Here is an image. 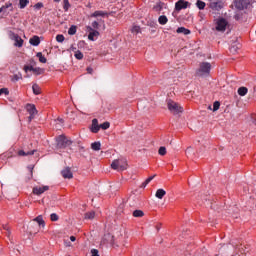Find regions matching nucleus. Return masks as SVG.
Listing matches in <instances>:
<instances>
[{
	"label": "nucleus",
	"mask_w": 256,
	"mask_h": 256,
	"mask_svg": "<svg viewBox=\"0 0 256 256\" xmlns=\"http://www.w3.org/2000/svg\"><path fill=\"white\" fill-rule=\"evenodd\" d=\"M159 155H167V148H165L164 146L160 147L158 150Z\"/></svg>",
	"instance_id": "35"
},
{
	"label": "nucleus",
	"mask_w": 256,
	"mask_h": 256,
	"mask_svg": "<svg viewBox=\"0 0 256 256\" xmlns=\"http://www.w3.org/2000/svg\"><path fill=\"white\" fill-rule=\"evenodd\" d=\"M26 109L30 115L29 119H34L35 115H37V108L33 104H27Z\"/></svg>",
	"instance_id": "8"
},
{
	"label": "nucleus",
	"mask_w": 256,
	"mask_h": 256,
	"mask_svg": "<svg viewBox=\"0 0 256 256\" xmlns=\"http://www.w3.org/2000/svg\"><path fill=\"white\" fill-rule=\"evenodd\" d=\"M230 51H231L232 53H235V51H237V49L235 48V46H233V47H231Z\"/></svg>",
	"instance_id": "50"
},
{
	"label": "nucleus",
	"mask_w": 256,
	"mask_h": 256,
	"mask_svg": "<svg viewBox=\"0 0 256 256\" xmlns=\"http://www.w3.org/2000/svg\"><path fill=\"white\" fill-rule=\"evenodd\" d=\"M34 221H35L36 223H38V225H39L40 227H45V220H43V216L40 215V216L34 218Z\"/></svg>",
	"instance_id": "20"
},
{
	"label": "nucleus",
	"mask_w": 256,
	"mask_h": 256,
	"mask_svg": "<svg viewBox=\"0 0 256 256\" xmlns=\"http://www.w3.org/2000/svg\"><path fill=\"white\" fill-rule=\"evenodd\" d=\"M34 153H35V151L25 152V151H23V150H20V151L18 152V155H20L21 157H25V156H27V155H33Z\"/></svg>",
	"instance_id": "28"
},
{
	"label": "nucleus",
	"mask_w": 256,
	"mask_h": 256,
	"mask_svg": "<svg viewBox=\"0 0 256 256\" xmlns=\"http://www.w3.org/2000/svg\"><path fill=\"white\" fill-rule=\"evenodd\" d=\"M169 21V19H167V16L162 15L158 18V22L160 25H167V22Z\"/></svg>",
	"instance_id": "23"
},
{
	"label": "nucleus",
	"mask_w": 256,
	"mask_h": 256,
	"mask_svg": "<svg viewBox=\"0 0 256 256\" xmlns=\"http://www.w3.org/2000/svg\"><path fill=\"white\" fill-rule=\"evenodd\" d=\"M0 95H9V89L1 88L0 89Z\"/></svg>",
	"instance_id": "42"
},
{
	"label": "nucleus",
	"mask_w": 256,
	"mask_h": 256,
	"mask_svg": "<svg viewBox=\"0 0 256 256\" xmlns=\"http://www.w3.org/2000/svg\"><path fill=\"white\" fill-rule=\"evenodd\" d=\"M153 179H155V176H150L145 181H146V183H151V181H153Z\"/></svg>",
	"instance_id": "46"
},
{
	"label": "nucleus",
	"mask_w": 256,
	"mask_h": 256,
	"mask_svg": "<svg viewBox=\"0 0 256 256\" xmlns=\"http://www.w3.org/2000/svg\"><path fill=\"white\" fill-rule=\"evenodd\" d=\"M50 219L51 221H59V215H57L56 213H52L50 215Z\"/></svg>",
	"instance_id": "40"
},
{
	"label": "nucleus",
	"mask_w": 256,
	"mask_h": 256,
	"mask_svg": "<svg viewBox=\"0 0 256 256\" xmlns=\"http://www.w3.org/2000/svg\"><path fill=\"white\" fill-rule=\"evenodd\" d=\"M219 107H221V103L219 101L214 102L212 111H219Z\"/></svg>",
	"instance_id": "37"
},
{
	"label": "nucleus",
	"mask_w": 256,
	"mask_h": 256,
	"mask_svg": "<svg viewBox=\"0 0 256 256\" xmlns=\"http://www.w3.org/2000/svg\"><path fill=\"white\" fill-rule=\"evenodd\" d=\"M77 33V26H71L68 30L69 35H75Z\"/></svg>",
	"instance_id": "30"
},
{
	"label": "nucleus",
	"mask_w": 256,
	"mask_h": 256,
	"mask_svg": "<svg viewBox=\"0 0 256 256\" xmlns=\"http://www.w3.org/2000/svg\"><path fill=\"white\" fill-rule=\"evenodd\" d=\"M91 149L93 151H101V142H93L91 144Z\"/></svg>",
	"instance_id": "22"
},
{
	"label": "nucleus",
	"mask_w": 256,
	"mask_h": 256,
	"mask_svg": "<svg viewBox=\"0 0 256 256\" xmlns=\"http://www.w3.org/2000/svg\"><path fill=\"white\" fill-rule=\"evenodd\" d=\"M25 73H29V71H32L33 73H37V75L41 74V68H34L33 66H24Z\"/></svg>",
	"instance_id": "15"
},
{
	"label": "nucleus",
	"mask_w": 256,
	"mask_h": 256,
	"mask_svg": "<svg viewBox=\"0 0 256 256\" xmlns=\"http://www.w3.org/2000/svg\"><path fill=\"white\" fill-rule=\"evenodd\" d=\"M56 141H57L58 147H60V148L69 147V145H71V143H72L71 140H69L65 136H59Z\"/></svg>",
	"instance_id": "6"
},
{
	"label": "nucleus",
	"mask_w": 256,
	"mask_h": 256,
	"mask_svg": "<svg viewBox=\"0 0 256 256\" xmlns=\"http://www.w3.org/2000/svg\"><path fill=\"white\" fill-rule=\"evenodd\" d=\"M27 5H29V0H19L20 9H25Z\"/></svg>",
	"instance_id": "27"
},
{
	"label": "nucleus",
	"mask_w": 256,
	"mask_h": 256,
	"mask_svg": "<svg viewBox=\"0 0 256 256\" xmlns=\"http://www.w3.org/2000/svg\"><path fill=\"white\" fill-rule=\"evenodd\" d=\"M10 79L12 83H17V81H21V79H23V74H21V72H18L17 74L10 76Z\"/></svg>",
	"instance_id": "17"
},
{
	"label": "nucleus",
	"mask_w": 256,
	"mask_h": 256,
	"mask_svg": "<svg viewBox=\"0 0 256 256\" xmlns=\"http://www.w3.org/2000/svg\"><path fill=\"white\" fill-rule=\"evenodd\" d=\"M248 91L249 90L247 89V87H240L238 89V95H240V97H245V95H247Z\"/></svg>",
	"instance_id": "21"
},
{
	"label": "nucleus",
	"mask_w": 256,
	"mask_h": 256,
	"mask_svg": "<svg viewBox=\"0 0 256 256\" xmlns=\"http://www.w3.org/2000/svg\"><path fill=\"white\" fill-rule=\"evenodd\" d=\"M176 33L182 34V35H189L191 33V30L185 28V27H179L176 30Z\"/></svg>",
	"instance_id": "18"
},
{
	"label": "nucleus",
	"mask_w": 256,
	"mask_h": 256,
	"mask_svg": "<svg viewBox=\"0 0 256 256\" xmlns=\"http://www.w3.org/2000/svg\"><path fill=\"white\" fill-rule=\"evenodd\" d=\"M74 57L78 60L83 59V53L79 50L75 51Z\"/></svg>",
	"instance_id": "33"
},
{
	"label": "nucleus",
	"mask_w": 256,
	"mask_h": 256,
	"mask_svg": "<svg viewBox=\"0 0 256 256\" xmlns=\"http://www.w3.org/2000/svg\"><path fill=\"white\" fill-rule=\"evenodd\" d=\"M64 243H65V246H66V247H71V242H70V241L65 240Z\"/></svg>",
	"instance_id": "49"
},
{
	"label": "nucleus",
	"mask_w": 256,
	"mask_h": 256,
	"mask_svg": "<svg viewBox=\"0 0 256 256\" xmlns=\"http://www.w3.org/2000/svg\"><path fill=\"white\" fill-rule=\"evenodd\" d=\"M164 195H167V192L163 189H158L156 191L155 197H157V199H163Z\"/></svg>",
	"instance_id": "19"
},
{
	"label": "nucleus",
	"mask_w": 256,
	"mask_h": 256,
	"mask_svg": "<svg viewBox=\"0 0 256 256\" xmlns=\"http://www.w3.org/2000/svg\"><path fill=\"white\" fill-rule=\"evenodd\" d=\"M58 123L63 124V119H58Z\"/></svg>",
	"instance_id": "54"
},
{
	"label": "nucleus",
	"mask_w": 256,
	"mask_h": 256,
	"mask_svg": "<svg viewBox=\"0 0 256 256\" xmlns=\"http://www.w3.org/2000/svg\"><path fill=\"white\" fill-rule=\"evenodd\" d=\"M85 219H95V213L93 211L86 213Z\"/></svg>",
	"instance_id": "36"
},
{
	"label": "nucleus",
	"mask_w": 256,
	"mask_h": 256,
	"mask_svg": "<svg viewBox=\"0 0 256 256\" xmlns=\"http://www.w3.org/2000/svg\"><path fill=\"white\" fill-rule=\"evenodd\" d=\"M147 185H149V183L145 180L144 183H142V187H147Z\"/></svg>",
	"instance_id": "52"
},
{
	"label": "nucleus",
	"mask_w": 256,
	"mask_h": 256,
	"mask_svg": "<svg viewBox=\"0 0 256 256\" xmlns=\"http://www.w3.org/2000/svg\"><path fill=\"white\" fill-rule=\"evenodd\" d=\"M32 91L34 95H41V87H39L37 84H33Z\"/></svg>",
	"instance_id": "24"
},
{
	"label": "nucleus",
	"mask_w": 256,
	"mask_h": 256,
	"mask_svg": "<svg viewBox=\"0 0 256 256\" xmlns=\"http://www.w3.org/2000/svg\"><path fill=\"white\" fill-rule=\"evenodd\" d=\"M185 153H186V156L191 157L192 155H195V149H193V147L189 146L186 149Z\"/></svg>",
	"instance_id": "26"
},
{
	"label": "nucleus",
	"mask_w": 256,
	"mask_h": 256,
	"mask_svg": "<svg viewBox=\"0 0 256 256\" xmlns=\"http://www.w3.org/2000/svg\"><path fill=\"white\" fill-rule=\"evenodd\" d=\"M34 7L35 9H41V7H43V3H37Z\"/></svg>",
	"instance_id": "47"
},
{
	"label": "nucleus",
	"mask_w": 256,
	"mask_h": 256,
	"mask_svg": "<svg viewBox=\"0 0 256 256\" xmlns=\"http://www.w3.org/2000/svg\"><path fill=\"white\" fill-rule=\"evenodd\" d=\"M56 41H57L58 43H63V42L65 41V36H63V35H61V34L57 35V36H56Z\"/></svg>",
	"instance_id": "38"
},
{
	"label": "nucleus",
	"mask_w": 256,
	"mask_h": 256,
	"mask_svg": "<svg viewBox=\"0 0 256 256\" xmlns=\"http://www.w3.org/2000/svg\"><path fill=\"white\" fill-rule=\"evenodd\" d=\"M209 73H211V64L208 62H202L197 74L200 75V77H206Z\"/></svg>",
	"instance_id": "4"
},
{
	"label": "nucleus",
	"mask_w": 256,
	"mask_h": 256,
	"mask_svg": "<svg viewBox=\"0 0 256 256\" xmlns=\"http://www.w3.org/2000/svg\"><path fill=\"white\" fill-rule=\"evenodd\" d=\"M9 7H13V4L9 3L6 6H2L0 8V13H3V11H5V9H9Z\"/></svg>",
	"instance_id": "43"
},
{
	"label": "nucleus",
	"mask_w": 256,
	"mask_h": 256,
	"mask_svg": "<svg viewBox=\"0 0 256 256\" xmlns=\"http://www.w3.org/2000/svg\"><path fill=\"white\" fill-rule=\"evenodd\" d=\"M111 168L114 169V171H125L127 170V160L123 158L116 159L112 162Z\"/></svg>",
	"instance_id": "2"
},
{
	"label": "nucleus",
	"mask_w": 256,
	"mask_h": 256,
	"mask_svg": "<svg viewBox=\"0 0 256 256\" xmlns=\"http://www.w3.org/2000/svg\"><path fill=\"white\" fill-rule=\"evenodd\" d=\"M36 57H38L40 63H47V58H45V56H43V53L38 52L36 54Z\"/></svg>",
	"instance_id": "25"
},
{
	"label": "nucleus",
	"mask_w": 256,
	"mask_h": 256,
	"mask_svg": "<svg viewBox=\"0 0 256 256\" xmlns=\"http://www.w3.org/2000/svg\"><path fill=\"white\" fill-rule=\"evenodd\" d=\"M145 213L142 210H135L133 212V217H143Z\"/></svg>",
	"instance_id": "29"
},
{
	"label": "nucleus",
	"mask_w": 256,
	"mask_h": 256,
	"mask_svg": "<svg viewBox=\"0 0 256 256\" xmlns=\"http://www.w3.org/2000/svg\"><path fill=\"white\" fill-rule=\"evenodd\" d=\"M210 8L213 11H221L223 9V2L222 1H212L210 2Z\"/></svg>",
	"instance_id": "12"
},
{
	"label": "nucleus",
	"mask_w": 256,
	"mask_h": 256,
	"mask_svg": "<svg viewBox=\"0 0 256 256\" xmlns=\"http://www.w3.org/2000/svg\"><path fill=\"white\" fill-rule=\"evenodd\" d=\"M231 27L229 21L223 17H218L214 20L213 29L214 31H218V33H225Z\"/></svg>",
	"instance_id": "1"
},
{
	"label": "nucleus",
	"mask_w": 256,
	"mask_h": 256,
	"mask_svg": "<svg viewBox=\"0 0 256 256\" xmlns=\"http://www.w3.org/2000/svg\"><path fill=\"white\" fill-rule=\"evenodd\" d=\"M54 3H61V0H54Z\"/></svg>",
	"instance_id": "55"
},
{
	"label": "nucleus",
	"mask_w": 256,
	"mask_h": 256,
	"mask_svg": "<svg viewBox=\"0 0 256 256\" xmlns=\"http://www.w3.org/2000/svg\"><path fill=\"white\" fill-rule=\"evenodd\" d=\"M101 129V126L99 125V120L97 119H93L92 120V125H91V128H90V131L92 133H99V130Z\"/></svg>",
	"instance_id": "13"
},
{
	"label": "nucleus",
	"mask_w": 256,
	"mask_h": 256,
	"mask_svg": "<svg viewBox=\"0 0 256 256\" xmlns=\"http://www.w3.org/2000/svg\"><path fill=\"white\" fill-rule=\"evenodd\" d=\"M111 127V124L109 122H104L100 125V129H103L104 131L109 129Z\"/></svg>",
	"instance_id": "34"
},
{
	"label": "nucleus",
	"mask_w": 256,
	"mask_h": 256,
	"mask_svg": "<svg viewBox=\"0 0 256 256\" xmlns=\"http://www.w3.org/2000/svg\"><path fill=\"white\" fill-rule=\"evenodd\" d=\"M92 28L99 29V22H97V21L92 22Z\"/></svg>",
	"instance_id": "45"
},
{
	"label": "nucleus",
	"mask_w": 256,
	"mask_h": 256,
	"mask_svg": "<svg viewBox=\"0 0 256 256\" xmlns=\"http://www.w3.org/2000/svg\"><path fill=\"white\" fill-rule=\"evenodd\" d=\"M9 37L14 41L15 47H23V39L19 35L10 32Z\"/></svg>",
	"instance_id": "7"
},
{
	"label": "nucleus",
	"mask_w": 256,
	"mask_h": 256,
	"mask_svg": "<svg viewBox=\"0 0 256 256\" xmlns=\"http://www.w3.org/2000/svg\"><path fill=\"white\" fill-rule=\"evenodd\" d=\"M29 43L34 47H38V45L41 43V40L39 39V36H33L30 38Z\"/></svg>",
	"instance_id": "16"
},
{
	"label": "nucleus",
	"mask_w": 256,
	"mask_h": 256,
	"mask_svg": "<svg viewBox=\"0 0 256 256\" xmlns=\"http://www.w3.org/2000/svg\"><path fill=\"white\" fill-rule=\"evenodd\" d=\"M61 173L64 179H73V172H71V168H64Z\"/></svg>",
	"instance_id": "14"
},
{
	"label": "nucleus",
	"mask_w": 256,
	"mask_h": 256,
	"mask_svg": "<svg viewBox=\"0 0 256 256\" xmlns=\"http://www.w3.org/2000/svg\"><path fill=\"white\" fill-rule=\"evenodd\" d=\"M87 73H89L90 75L93 73V68H91V67H88L87 68Z\"/></svg>",
	"instance_id": "48"
},
{
	"label": "nucleus",
	"mask_w": 256,
	"mask_h": 256,
	"mask_svg": "<svg viewBox=\"0 0 256 256\" xmlns=\"http://www.w3.org/2000/svg\"><path fill=\"white\" fill-rule=\"evenodd\" d=\"M76 240H77V238H75V236L70 237V241L75 242Z\"/></svg>",
	"instance_id": "51"
},
{
	"label": "nucleus",
	"mask_w": 256,
	"mask_h": 256,
	"mask_svg": "<svg viewBox=\"0 0 256 256\" xmlns=\"http://www.w3.org/2000/svg\"><path fill=\"white\" fill-rule=\"evenodd\" d=\"M90 253H91V256H99V250L97 249H92Z\"/></svg>",
	"instance_id": "44"
},
{
	"label": "nucleus",
	"mask_w": 256,
	"mask_h": 256,
	"mask_svg": "<svg viewBox=\"0 0 256 256\" xmlns=\"http://www.w3.org/2000/svg\"><path fill=\"white\" fill-rule=\"evenodd\" d=\"M131 31H132V33H140L141 32V27L133 26Z\"/></svg>",
	"instance_id": "41"
},
{
	"label": "nucleus",
	"mask_w": 256,
	"mask_h": 256,
	"mask_svg": "<svg viewBox=\"0 0 256 256\" xmlns=\"http://www.w3.org/2000/svg\"><path fill=\"white\" fill-rule=\"evenodd\" d=\"M167 107L169 111L173 113V115H179V113H183V108L181 104L173 101V100H168L167 101Z\"/></svg>",
	"instance_id": "3"
},
{
	"label": "nucleus",
	"mask_w": 256,
	"mask_h": 256,
	"mask_svg": "<svg viewBox=\"0 0 256 256\" xmlns=\"http://www.w3.org/2000/svg\"><path fill=\"white\" fill-rule=\"evenodd\" d=\"M196 6L198 7V9H205V2L201 1V0H198L196 2Z\"/></svg>",
	"instance_id": "31"
},
{
	"label": "nucleus",
	"mask_w": 256,
	"mask_h": 256,
	"mask_svg": "<svg viewBox=\"0 0 256 256\" xmlns=\"http://www.w3.org/2000/svg\"><path fill=\"white\" fill-rule=\"evenodd\" d=\"M45 191H49V186H35L33 188L34 195H43Z\"/></svg>",
	"instance_id": "9"
},
{
	"label": "nucleus",
	"mask_w": 256,
	"mask_h": 256,
	"mask_svg": "<svg viewBox=\"0 0 256 256\" xmlns=\"http://www.w3.org/2000/svg\"><path fill=\"white\" fill-rule=\"evenodd\" d=\"M86 30L88 31L89 41H97L99 39V31L93 29L91 26H87Z\"/></svg>",
	"instance_id": "5"
},
{
	"label": "nucleus",
	"mask_w": 256,
	"mask_h": 256,
	"mask_svg": "<svg viewBox=\"0 0 256 256\" xmlns=\"http://www.w3.org/2000/svg\"><path fill=\"white\" fill-rule=\"evenodd\" d=\"M250 3L251 0H236L235 7H237V9H245V7H247V5H249Z\"/></svg>",
	"instance_id": "11"
},
{
	"label": "nucleus",
	"mask_w": 256,
	"mask_h": 256,
	"mask_svg": "<svg viewBox=\"0 0 256 256\" xmlns=\"http://www.w3.org/2000/svg\"><path fill=\"white\" fill-rule=\"evenodd\" d=\"M187 7H189V2L185 0H179L175 4L176 11H181V9H187Z\"/></svg>",
	"instance_id": "10"
},
{
	"label": "nucleus",
	"mask_w": 256,
	"mask_h": 256,
	"mask_svg": "<svg viewBox=\"0 0 256 256\" xmlns=\"http://www.w3.org/2000/svg\"><path fill=\"white\" fill-rule=\"evenodd\" d=\"M63 2H64V11H69V7H71L69 0H63Z\"/></svg>",
	"instance_id": "39"
},
{
	"label": "nucleus",
	"mask_w": 256,
	"mask_h": 256,
	"mask_svg": "<svg viewBox=\"0 0 256 256\" xmlns=\"http://www.w3.org/2000/svg\"><path fill=\"white\" fill-rule=\"evenodd\" d=\"M208 109H211V106H209Z\"/></svg>",
	"instance_id": "56"
},
{
	"label": "nucleus",
	"mask_w": 256,
	"mask_h": 256,
	"mask_svg": "<svg viewBox=\"0 0 256 256\" xmlns=\"http://www.w3.org/2000/svg\"><path fill=\"white\" fill-rule=\"evenodd\" d=\"M4 229H7V227H4Z\"/></svg>",
	"instance_id": "57"
},
{
	"label": "nucleus",
	"mask_w": 256,
	"mask_h": 256,
	"mask_svg": "<svg viewBox=\"0 0 256 256\" xmlns=\"http://www.w3.org/2000/svg\"><path fill=\"white\" fill-rule=\"evenodd\" d=\"M70 49H71V51H76L77 48L72 46Z\"/></svg>",
	"instance_id": "53"
},
{
	"label": "nucleus",
	"mask_w": 256,
	"mask_h": 256,
	"mask_svg": "<svg viewBox=\"0 0 256 256\" xmlns=\"http://www.w3.org/2000/svg\"><path fill=\"white\" fill-rule=\"evenodd\" d=\"M103 15H105V12L103 11H95L91 17H103Z\"/></svg>",
	"instance_id": "32"
}]
</instances>
